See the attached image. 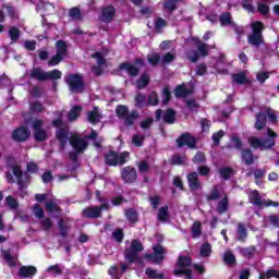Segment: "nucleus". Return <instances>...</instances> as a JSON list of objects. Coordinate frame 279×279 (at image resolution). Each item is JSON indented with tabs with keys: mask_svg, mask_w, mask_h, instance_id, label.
Returning <instances> with one entry per match:
<instances>
[{
	"mask_svg": "<svg viewBox=\"0 0 279 279\" xmlns=\"http://www.w3.org/2000/svg\"><path fill=\"white\" fill-rule=\"evenodd\" d=\"M149 84V75L144 74L137 80V88H145Z\"/></svg>",
	"mask_w": 279,
	"mask_h": 279,
	"instance_id": "obj_40",
	"label": "nucleus"
},
{
	"mask_svg": "<svg viewBox=\"0 0 279 279\" xmlns=\"http://www.w3.org/2000/svg\"><path fill=\"white\" fill-rule=\"evenodd\" d=\"M231 21H232V16L230 15V13H225L220 17L221 25H230Z\"/></svg>",
	"mask_w": 279,
	"mask_h": 279,
	"instance_id": "obj_55",
	"label": "nucleus"
},
{
	"mask_svg": "<svg viewBox=\"0 0 279 279\" xmlns=\"http://www.w3.org/2000/svg\"><path fill=\"white\" fill-rule=\"evenodd\" d=\"M37 10H45L46 12H53V4L49 2H41L38 7Z\"/></svg>",
	"mask_w": 279,
	"mask_h": 279,
	"instance_id": "obj_46",
	"label": "nucleus"
},
{
	"mask_svg": "<svg viewBox=\"0 0 279 279\" xmlns=\"http://www.w3.org/2000/svg\"><path fill=\"white\" fill-rule=\"evenodd\" d=\"M179 147H195V137L190 134H183L181 137L177 140Z\"/></svg>",
	"mask_w": 279,
	"mask_h": 279,
	"instance_id": "obj_21",
	"label": "nucleus"
},
{
	"mask_svg": "<svg viewBox=\"0 0 279 279\" xmlns=\"http://www.w3.org/2000/svg\"><path fill=\"white\" fill-rule=\"evenodd\" d=\"M151 263H160L165 259V248L160 245L154 246V254L147 255Z\"/></svg>",
	"mask_w": 279,
	"mask_h": 279,
	"instance_id": "obj_18",
	"label": "nucleus"
},
{
	"mask_svg": "<svg viewBox=\"0 0 279 279\" xmlns=\"http://www.w3.org/2000/svg\"><path fill=\"white\" fill-rule=\"evenodd\" d=\"M121 70L126 71V73H129V75H138V68H136L135 65H132L130 63H123L121 65Z\"/></svg>",
	"mask_w": 279,
	"mask_h": 279,
	"instance_id": "obj_28",
	"label": "nucleus"
},
{
	"mask_svg": "<svg viewBox=\"0 0 279 279\" xmlns=\"http://www.w3.org/2000/svg\"><path fill=\"white\" fill-rule=\"evenodd\" d=\"M130 159V153L117 154L114 151H110L106 155V162L110 167H117V165H125Z\"/></svg>",
	"mask_w": 279,
	"mask_h": 279,
	"instance_id": "obj_5",
	"label": "nucleus"
},
{
	"mask_svg": "<svg viewBox=\"0 0 279 279\" xmlns=\"http://www.w3.org/2000/svg\"><path fill=\"white\" fill-rule=\"evenodd\" d=\"M36 274V267L34 266H23L20 269V276H23L24 278H29V276H35Z\"/></svg>",
	"mask_w": 279,
	"mask_h": 279,
	"instance_id": "obj_26",
	"label": "nucleus"
},
{
	"mask_svg": "<svg viewBox=\"0 0 279 279\" xmlns=\"http://www.w3.org/2000/svg\"><path fill=\"white\" fill-rule=\"evenodd\" d=\"M175 3H178V0H168L163 3V8L171 12L172 10H175Z\"/></svg>",
	"mask_w": 279,
	"mask_h": 279,
	"instance_id": "obj_54",
	"label": "nucleus"
},
{
	"mask_svg": "<svg viewBox=\"0 0 279 279\" xmlns=\"http://www.w3.org/2000/svg\"><path fill=\"white\" fill-rule=\"evenodd\" d=\"M170 99H171V92L169 90V87H166L162 90V104H169Z\"/></svg>",
	"mask_w": 279,
	"mask_h": 279,
	"instance_id": "obj_52",
	"label": "nucleus"
},
{
	"mask_svg": "<svg viewBox=\"0 0 279 279\" xmlns=\"http://www.w3.org/2000/svg\"><path fill=\"white\" fill-rule=\"evenodd\" d=\"M13 141H17L19 143H23V141H27L29 138V130L27 128L22 126L13 131L12 134Z\"/></svg>",
	"mask_w": 279,
	"mask_h": 279,
	"instance_id": "obj_19",
	"label": "nucleus"
},
{
	"mask_svg": "<svg viewBox=\"0 0 279 279\" xmlns=\"http://www.w3.org/2000/svg\"><path fill=\"white\" fill-rule=\"evenodd\" d=\"M2 256L10 267L16 266V258L10 256V252L2 251Z\"/></svg>",
	"mask_w": 279,
	"mask_h": 279,
	"instance_id": "obj_35",
	"label": "nucleus"
},
{
	"mask_svg": "<svg viewBox=\"0 0 279 279\" xmlns=\"http://www.w3.org/2000/svg\"><path fill=\"white\" fill-rule=\"evenodd\" d=\"M265 278H278L279 279V270H268L266 274L262 272L259 275V279H265Z\"/></svg>",
	"mask_w": 279,
	"mask_h": 279,
	"instance_id": "obj_38",
	"label": "nucleus"
},
{
	"mask_svg": "<svg viewBox=\"0 0 279 279\" xmlns=\"http://www.w3.org/2000/svg\"><path fill=\"white\" fill-rule=\"evenodd\" d=\"M230 175H232L231 168H221L220 169V177L223 178V180H229Z\"/></svg>",
	"mask_w": 279,
	"mask_h": 279,
	"instance_id": "obj_47",
	"label": "nucleus"
},
{
	"mask_svg": "<svg viewBox=\"0 0 279 279\" xmlns=\"http://www.w3.org/2000/svg\"><path fill=\"white\" fill-rule=\"evenodd\" d=\"M93 60L98 64L97 66H93L92 71L95 75H101L104 72V66L106 65V60L104 59V53L96 52L92 56Z\"/></svg>",
	"mask_w": 279,
	"mask_h": 279,
	"instance_id": "obj_15",
	"label": "nucleus"
},
{
	"mask_svg": "<svg viewBox=\"0 0 279 279\" xmlns=\"http://www.w3.org/2000/svg\"><path fill=\"white\" fill-rule=\"evenodd\" d=\"M190 93L191 90H187L186 87H184V85H179L174 90V95L178 98L186 97V95H189Z\"/></svg>",
	"mask_w": 279,
	"mask_h": 279,
	"instance_id": "obj_32",
	"label": "nucleus"
},
{
	"mask_svg": "<svg viewBox=\"0 0 279 279\" xmlns=\"http://www.w3.org/2000/svg\"><path fill=\"white\" fill-rule=\"evenodd\" d=\"M69 15L74 21H77V20L82 19V13L80 12V9H77V8L71 9L70 12H69Z\"/></svg>",
	"mask_w": 279,
	"mask_h": 279,
	"instance_id": "obj_48",
	"label": "nucleus"
},
{
	"mask_svg": "<svg viewBox=\"0 0 279 279\" xmlns=\"http://www.w3.org/2000/svg\"><path fill=\"white\" fill-rule=\"evenodd\" d=\"M175 60V54L168 52L163 56L162 58V63L163 64H169V62H173Z\"/></svg>",
	"mask_w": 279,
	"mask_h": 279,
	"instance_id": "obj_57",
	"label": "nucleus"
},
{
	"mask_svg": "<svg viewBox=\"0 0 279 279\" xmlns=\"http://www.w3.org/2000/svg\"><path fill=\"white\" fill-rule=\"evenodd\" d=\"M54 128H59L57 131V138L61 143V147H64L69 143V130L64 126L61 119L52 121Z\"/></svg>",
	"mask_w": 279,
	"mask_h": 279,
	"instance_id": "obj_8",
	"label": "nucleus"
},
{
	"mask_svg": "<svg viewBox=\"0 0 279 279\" xmlns=\"http://www.w3.org/2000/svg\"><path fill=\"white\" fill-rule=\"evenodd\" d=\"M233 82L236 84H250V80L247 78V75L245 73L240 72L238 74L232 75Z\"/></svg>",
	"mask_w": 279,
	"mask_h": 279,
	"instance_id": "obj_27",
	"label": "nucleus"
},
{
	"mask_svg": "<svg viewBox=\"0 0 279 279\" xmlns=\"http://www.w3.org/2000/svg\"><path fill=\"white\" fill-rule=\"evenodd\" d=\"M87 119L89 123H93V124L98 123V121H100L101 119V113L99 112V108L94 107L92 111H88Z\"/></svg>",
	"mask_w": 279,
	"mask_h": 279,
	"instance_id": "obj_24",
	"label": "nucleus"
},
{
	"mask_svg": "<svg viewBox=\"0 0 279 279\" xmlns=\"http://www.w3.org/2000/svg\"><path fill=\"white\" fill-rule=\"evenodd\" d=\"M185 158L181 156H174L172 157V165H183L185 162Z\"/></svg>",
	"mask_w": 279,
	"mask_h": 279,
	"instance_id": "obj_64",
	"label": "nucleus"
},
{
	"mask_svg": "<svg viewBox=\"0 0 279 279\" xmlns=\"http://www.w3.org/2000/svg\"><path fill=\"white\" fill-rule=\"evenodd\" d=\"M104 208H108V203H104L100 207H87L83 210V217L97 219V217L101 216V210H104Z\"/></svg>",
	"mask_w": 279,
	"mask_h": 279,
	"instance_id": "obj_14",
	"label": "nucleus"
},
{
	"mask_svg": "<svg viewBox=\"0 0 279 279\" xmlns=\"http://www.w3.org/2000/svg\"><path fill=\"white\" fill-rule=\"evenodd\" d=\"M35 198L37 202H45V199H50L48 203H46V210L48 213H57V215H60V208H58V201L54 198L49 197L47 194H36Z\"/></svg>",
	"mask_w": 279,
	"mask_h": 279,
	"instance_id": "obj_12",
	"label": "nucleus"
},
{
	"mask_svg": "<svg viewBox=\"0 0 279 279\" xmlns=\"http://www.w3.org/2000/svg\"><path fill=\"white\" fill-rule=\"evenodd\" d=\"M146 275L148 276V278L162 279V272H158V270H154L150 268L146 269Z\"/></svg>",
	"mask_w": 279,
	"mask_h": 279,
	"instance_id": "obj_44",
	"label": "nucleus"
},
{
	"mask_svg": "<svg viewBox=\"0 0 279 279\" xmlns=\"http://www.w3.org/2000/svg\"><path fill=\"white\" fill-rule=\"evenodd\" d=\"M197 47L198 53L194 52L193 54H189V60H191V62H197L199 57L206 58V56H208V46L206 44L198 41Z\"/></svg>",
	"mask_w": 279,
	"mask_h": 279,
	"instance_id": "obj_16",
	"label": "nucleus"
},
{
	"mask_svg": "<svg viewBox=\"0 0 279 279\" xmlns=\"http://www.w3.org/2000/svg\"><path fill=\"white\" fill-rule=\"evenodd\" d=\"M148 104H150V106H158V94L151 92L148 96Z\"/></svg>",
	"mask_w": 279,
	"mask_h": 279,
	"instance_id": "obj_51",
	"label": "nucleus"
},
{
	"mask_svg": "<svg viewBox=\"0 0 279 279\" xmlns=\"http://www.w3.org/2000/svg\"><path fill=\"white\" fill-rule=\"evenodd\" d=\"M31 76L35 80H47V72L40 69H34L31 73Z\"/></svg>",
	"mask_w": 279,
	"mask_h": 279,
	"instance_id": "obj_30",
	"label": "nucleus"
},
{
	"mask_svg": "<svg viewBox=\"0 0 279 279\" xmlns=\"http://www.w3.org/2000/svg\"><path fill=\"white\" fill-rule=\"evenodd\" d=\"M143 141H145V136L143 135H133L132 143L136 145V147L143 146Z\"/></svg>",
	"mask_w": 279,
	"mask_h": 279,
	"instance_id": "obj_50",
	"label": "nucleus"
},
{
	"mask_svg": "<svg viewBox=\"0 0 279 279\" xmlns=\"http://www.w3.org/2000/svg\"><path fill=\"white\" fill-rule=\"evenodd\" d=\"M206 156L203 153H197L195 157L193 158V162H205Z\"/></svg>",
	"mask_w": 279,
	"mask_h": 279,
	"instance_id": "obj_61",
	"label": "nucleus"
},
{
	"mask_svg": "<svg viewBox=\"0 0 279 279\" xmlns=\"http://www.w3.org/2000/svg\"><path fill=\"white\" fill-rule=\"evenodd\" d=\"M136 106H145L146 97L143 94H137L135 97Z\"/></svg>",
	"mask_w": 279,
	"mask_h": 279,
	"instance_id": "obj_59",
	"label": "nucleus"
},
{
	"mask_svg": "<svg viewBox=\"0 0 279 279\" xmlns=\"http://www.w3.org/2000/svg\"><path fill=\"white\" fill-rule=\"evenodd\" d=\"M33 213H34L35 217H37L38 219L45 217V211L38 205H35L33 207Z\"/></svg>",
	"mask_w": 279,
	"mask_h": 279,
	"instance_id": "obj_53",
	"label": "nucleus"
},
{
	"mask_svg": "<svg viewBox=\"0 0 279 279\" xmlns=\"http://www.w3.org/2000/svg\"><path fill=\"white\" fill-rule=\"evenodd\" d=\"M267 117L271 123H276V121L278 120V117L276 116V111L271 109H268L266 113H258L255 122L256 130H263V128H265L267 123Z\"/></svg>",
	"mask_w": 279,
	"mask_h": 279,
	"instance_id": "obj_6",
	"label": "nucleus"
},
{
	"mask_svg": "<svg viewBox=\"0 0 279 279\" xmlns=\"http://www.w3.org/2000/svg\"><path fill=\"white\" fill-rule=\"evenodd\" d=\"M257 12H259V14H269V7L265 3H259L257 5Z\"/></svg>",
	"mask_w": 279,
	"mask_h": 279,
	"instance_id": "obj_58",
	"label": "nucleus"
},
{
	"mask_svg": "<svg viewBox=\"0 0 279 279\" xmlns=\"http://www.w3.org/2000/svg\"><path fill=\"white\" fill-rule=\"evenodd\" d=\"M9 36L12 43H16V40H19V36H21V31H19L16 27H11L9 29Z\"/></svg>",
	"mask_w": 279,
	"mask_h": 279,
	"instance_id": "obj_37",
	"label": "nucleus"
},
{
	"mask_svg": "<svg viewBox=\"0 0 279 279\" xmlns=\"http://www.w3.org/2000/svg\"><path fill=\"white\" fill-rule=\"evenodd\" d=\"M138 252H143V244L138 242L137 240L133 241L131 244V248H126L124 256L129 263H135L136 262V254Z\"/></svg>",
	"mask_w": 279,
	"mask_h": 279,
	"instance_id": "obj_13",
	"label": "nucleus"
},
{
	"mask_svg": "<svg viewBox=\"0 0 279 279\" xmlns=\"http://www.w3.org/2000/svg\"><path fill=\"white\" fill-rule=\"evenodd\" d=\"M57 48V54L51 58V60L48 62L49 66H57V64H60L62 62V59L64 56H66V43L59 40L56 44Z\"/></svg>",
	"mask_w": 279,
	"mask_h": 279,
	"instance_id": "obj_10",
	"label": "nucleus"
},
{
	"mask_svg": "<svg viewBox=\"0 0 279 279\" xmlns=\"http://www.w3.org/2000/svg\"><path fill=\"white\" fill-rule=\"evenodd\" d=\"M116 112L120 119L125 120V125H132V123L138 119V112L132 111L130 114H128V107L123 105L118 106Z\"/></svg>",
	"mask_w": 279,
	"mask_h": 279,
	"instance_id": "obj_7",
	"label": "nucleus"
},
{
	"mask_svg": "<svg viewBox=\"0 0 279 279\" xmlns=\"http://www.w3.org/2000/svg\"><path fill=\"white\" fill-rule=\"evenodd\" d=\"M82 112V107H73L68 116L69 121H75L80 113Z\"/></svg>",
	"mask_w": 279,
	"mask_h": 279,
	"instance_id": "obj_33",
	"label": "nucleus"
},
{
	"mask_svg": "<svg viewBox=\"0 0 279 279\" xmlns=\"http://www.w3.org/2000/svg\"><path fill=\"white\" fill-rule=\"evenodd\" d=\"M192 234L193 236H199L202 234V222L195 221L192 226Z\"/></svg>",
	"mask_w": 279,
	"mask_h": 279,
	"instance_id": "obj_41",
	"label": "nucleus"
},
{
	"mask_svg": "<svg viewBox=\"0 0 279 279\" xmlns=\"http://www.w3.org/2000/svg\"><path fill=\"white\" fill-rule=\"evenodd\" d=\"M189 267H191V257L180 255L177 269H174L175 276H182V274H184V276H187V279H192L193 276L191 275V269H189Z\"/></svg>",
	"mask_w": 279,
	"mask_h": 279,
	"instance_id": "obj_4",
	"label": "nucleus"
},
{
	"mask_svg": "<svg viewBox=\"0 0 279 279\" xmlns=\"http://www.w3.org/2000/svg\"><path fill=\"white\" fill-rule=\"evenodd\" d=\"M125 215L131 223H135V221L138 219V215L136 211H134V209L126 210Z\"/></svg>",
	"mask_w": 279,
	"mask_h": 279,
	"instance_id": "obj_45",
	"label": "nucleus"
},
{
	"mask_svg": "<svg viewBox=\"0 0 279 279\" xmlns=\"http://www.w3.org/2000/svg\"><path fill=\"white\" fill-rule=\"evenodd\" d=\"M248 199L251 204H254L255 206H259V208H265L268 206H279L278 203L271 201V199H260V195L258 194V191L254 190L248 195Z\"/></svg>",
	"mask_w": 279,
	"mask_h": 279,
	"instance_id": "obj_11",
	"label": "nucleus"
},
{
	"mask_svg": "<svg viewBox=\"0 0 279 279\" xmlns=\"http://www.w3.org/2000/svg\"><path fill=\"white\" fill-rule=\"evenodd\" d=\"M149 64L153 66H156L158 62H160V54L157 52H151L147 56Z\"/></svg>",
	"mask_w": 279,
	"mask_h": 279,
	"instance_id": "obj_39",
	"label": "nucleus"
},
{
	"mask_svg": "<svg viewBox=\"0 0 279 279\" xmlns=\"http://www.w3.org/2000/svg\"><path fill=\"white\" fill-rule=\"evenodd\" d=\"M207 199H220L218 204V213H226L228 210V196H226L221 187H215L207 196Z\"/></svg>",
	"mask_w": 279,
	"mask_h": 279,
	"instance_id": "obj_3",
	"label": "nucleus"
},
{
	"mask_svg": "<svg viewBox=\"0 0 279 279\" xmlns=\"http://www.w3.org/2000/svg\"><path fill=\"white\" fill-rule=\"evenodd\" d=\"M267 136L268 138L266 140L250 137L248 143L254 149H271V147L276 145L278 134H276V132H274L271 129H267Z\"/></svg>",
	"mask_w": 279,
	"mask_h": 279,
	"instance_id": "obj_1",
	"label": "nucleus"
},
{
	"mask_svg": "<svg viewBox=\"0 0 279 279\" xmlns=\"http://www.w3.org/2000/svg\"><path fill=\"white\" fill-rule=\"evenodd\" d=\"M112 236L116 241H118V243H121V241H123V231L118 229L112 233Z\"/></svg>",
	"mask_w": 279,
	"mask_h": 279,
	"instance_id": "obj_60",
	"label": "nucleus"
},
{
	"mask_svg": "<svg viewBox=\"0 0 279 279\" xmlns=\"http://www.w3.org/2000/svg\"><path fill=\"white\" fill-rule=\"evenodd\" d=\"M66 84L70 86V90L72 93H80L84 90V81H82V76L77 74H70L65 77Z\"/></svg>",
	"mask_w": 279,
	"mask_h": 279,
	"instance_id": "obj_9",
	"label": "nucleus"
},
{
	"mask_svg": "<svg viewBox=\"0 0 279 279\" xmlns=\"http://www.w3.org/2000/svg\"><path fill=\"white\" fill-rule=\"evenodd\" d=\"M211 252H213V247L210 246V244L205 243V244L202 245L201 256L203 258H206V257L210 256Z\"/></svg>",
	"mask_w": 279,
	"mask_h": 279,
	"instance_id": "obj_34",
	"label": "nucleus"
},
{
	"mask_svg": "<svg viewBox=\"0 0 279 279\" xmlns=\"http://www.w3.org/2000/svg\"><path fill=\"white\" fill-rule=\"evenodd\" d=\"M231 147H235V149H241V140L239 137L233 136L231 138Z\"/></svg>",
	"mask_w": 279,
	"mask_h": 279,
	"instance_id": "obj_62",
	"label": "nucleus"
},
{
	"mask_svg": "<svg viewBox=\"0 0 279 279\" xmlns=\"http://www.w3.org/2000/svg\"><path fill=\"white\" fill-rule=\"evenodd\" d=\"M242 160L246 165H252L254 162V156L252 155V150L251 149L243 150V153H242Z\"/></svg>",
	"mask_w": 279,
	"mask_h": 279,
	"instance_id": "obj_31",
	"label": "nucleus"
},
{
	"mask_svg": "<svg viewBox=\"0 0 279 279\" xmlns=\"http://www.w3.org/2000/svg\"><path fill=\"white\" fill-rule=\"evenodd\" d=\"M238 234H239L240 241H243V239H245V236H247V231H245V227H243L242 225H239L238 226Z\"/></svg>",
	"mask_w": 279,
	"mask_h": 279,
	"instance_id": "obj_56",
	"label": "nucleus"
},
{
	"mask_svg": "<svg viewBox=\"0 0 279 279\" xmlns=\"http://www.w3.org/2000/svg\"><path fill=\"white\" fill-rule=\"evenodd\" d=\"M223 134H225L223 131L220 130L218 133H215L213 135V141H214L215 145H219V140L223 136Z\"/></svg>",
	"mask_w": 279,
	"mask_h": 279,
	"instance_id": "obj_63",
	"label": "nucleus"
},
{
	"mask_svg": "<svg viewBox=\"0 0 279 279\" xmlns=\"http://www.w3.org/2000/svg\"><path fill=\"white\" fill-rule=\"evenodd\" d=\"M159 221H167L169 219L168 207H161L158 213Z\"/></svg>",
	"mask_w": 279,
	"mask_h": 279,
	"instance_id": "obj_42",
	"label": "nucleus"
},
{
	"mask_svg": "<svg viewBox=\"0 0 279 279\" xmlns=\"http://www.w3.org/2000/svg\"><path fill=\"white\" fill-rule=\"evenodd\" d=\"M7 206L11 208V210H15V208H19V202L14 199L12 196H8L7 199Z\"/></svg>",
	"mask_w": 279,
	"mask_h": 279,
	"instance_id": "obj_43",
	"label": "nucleus"
},
{
	"mask_svg": "<svg viewBox=\"0 0 279 279\" xmlns=\"http://www.w3.org/2000/svg\"><path fill=\"white\" fill-rule=\"evenodd\" d=\"M234 260H236V258L230 251L225 253V263L227 265H233Z\"/></svg>",
	"mask_w": 279,
	"mask_h": 279,
	"instance_id": "obj_49",
	"label": "nucleus"
},
{
	"mask_svg": "<svg viewBox=\"0 0 279 279\" xmlns=\"http://www.w3.org/2000/svg\"><path fill=\"white\" fill-rule=\"evenodd\" d=\"M70 143L72 147L75 149V151H77L78 154L80 151H84V149L88 147V143L86 142V140L77 135H74L73 137H71Z\"/></svg>",
	"mask_w": 279,
	"mask_h": 279,
	"instance_id": "obj_17",
	"label": "nucleus"
},
{
	"mask_svg": "<svg viewBox=\"0 0 279 279\" xmlns=\"http://www.w3.org/2000/svg\"><path fill=\"white\" fill-rule=\"evenodd\" d=\"M122 180L131 184L136 180V170L132 167H126L122 170Z\"/></svg>",
	"mask_w": 279,
	"mask_h": 279,
	"instance_id": "obj_22",
	"label": "nucleus"
},
{
	"mask_svg": "<svg viewBox=\"0 0 279 279\" xmlns=\"http://www.w3.org/2000/svg\"><path fill=\"white\" fill-rule=\"evenodd\" d=\"M187 181L190 184V189H192V191H197V189H199V180L197 179V172L189 174Z\"/></svg>",
	"mask_w": 279,
	"mask_h": 279,
	"instance_id": "obj_25",
	"label": "nucleus"
},
{
	"mask_svg": "<svg viewBox=\"0 0 279 279\" xmlns=\"http://www.w3.org/2000/svg\"><path fill=\"white\" fill-rule=\"evenodd\" d=\"M40 128H43V121L35 120L33 122V129L35 130L36 141H45V138H47V133Z\"/></svg>",
	"mask_w": 279,
	"mask_h": 279,
	"instance_id": "obj_20",
	"label": "nucleus"
},
{
	"mask_svg": "<svg viewBox=\"0 0 279 279\" xmlns=\"http://www.w3.org/2000/svg\"><path fill=\"white\" fill-rule=\"evenodd\" d=\"M62 77V72L60 70H52L47 72L46 80H60Z\"/></svg>",
	"mask_w": 279,
	"mask_h": 279,
	"instance_id": "obj_36",
	"label": "nucleus"
},
{
	"mask_svg": "<svg viewBox=\"0 0 279 279\" xmlns=\"http://www.w3.org/2000/svg\"><path fill=\"white\" fill-rule=\"evenodd\" d=\"M251 27L252 34L248 36V43L253 45V47H258V45L263 43V29H265V26L257 21L253 22Z\"/></svg>",
	"mask_w": 279,
	"mask_h": 279,
	"instance_id": "obj_2",
	"label": "nucleus"
},
{
	"mask_svg": "<svg viewBox=\"0 0 279 279\" xmlns=\"http://www.w3.org/2000/svg\"><path fill=\"white\" fill-rule=\"evenodd\" d=\"M114 14L116 11L113 7H107L102 10L101 21H104V23H110V21L114 19Z\"/></svg>",
	"mask_w": 279,
	"mask_h": 279,
	"instance_id": "obj_23",
	"label": "nucleus"
},
{
	"mask_svg": "<svg viewBox=\"0 0 279 279\" xmlns=\"http://www.w3.org/2000/svg\"><path fill=\"white\" fill-rule=\"evenodd\" d=\"M163 121L166 123H175V111H173L172 109H168L163 113Z\"/></svg>",
	"mask_w": 279,
	"mask_h": 279,
	"instance_id": "obj_29",
	"label": "nucleus"
}]
</instances>
